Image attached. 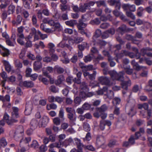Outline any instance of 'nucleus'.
<instances>
[{
	"label": "nucleus",
	"instance_id": "1",
	"mask_svg": "<svg viewBox=\"0 0 152 152\" xmlns=\"http://www.w3.org/2000/svg\"><path fill=\"white\" fill-rule=\"evenodd\" d=\"M124 73V72L122 71L118 73L115 71H110L109 72V73L112 79L113 80H117L122 81L121 85L122 88L125 90H127L128 87L131 86V82L129 79L127 81H123Z\"/></svg>",
	"mask_w": 152,
	"mask_h": 152
},
{
	"label": "nucleus",
	"instance_id": "2",
	"mask_svg": "<svg viewBox=\"0 0 152 152\" xmlns=\"http://www.w3.org/2000/svg\"><path fill=\"white\" fill-rule=\"evenodd\" d=\"M106 87H104L102 89L99 88L96 91V94L98 95L104 94L107 95L110 99H112L114 96L113 92L111 90H108Z\"/></svg>",
	"mask_w": 152,
	"mask_h": 152
},
{
	"label": "nucleus",
	"instance_id": "3",
	"mask_svg": "<svg viewBox=\"0 0 152 152\" xmlns=\"http://www.w3.org/2000/svg\"><path fill=\"white\" fill-rule=\"evenodd\" d=\"M127 56L132 58H134L135 56V55L134 53L128 52L126 50H123L120 53L116 54L117 58L116 60L117 62H118V59L121 58L124 56Z\"/></svg>",
	"mask_w": 152,
	"mask_h": 152
},
{
	"label": "nucleus",
	"instance_id": "4",
	"mask_svg": "<svg viewBox=\"0 0 152 152\" xmlns=\"http://www.w3.org/2000/svg\"><path fill=\"white\" fill-rule=\"evenodd\" d=\"M122 7L125 10H129L132 12H134L136 10V7L134 5L124 4L122 5Z\"/></svg>",
	"mask_w": 152,
	"mask_h": 152
},
{
	"label": "nucleus",
	"instance_id": "5",
	"mask_svg": "<svg viewBox=\"0 0 152 152\" xmlns=\"http://www.w3.org/2000/svg\"><path fill=\"white\" fill-rule=\"evenodd\" d=\"M99 81L102 84L110 85V83L109 78L105 77H100L98 78Z\"/></svg>",
	"mask_w": 152,
	"mask_h": 152
},
{
	"label": "nucleus",
	"instance_id": "6",
	"mask_svg": "<svg viewBox=\"0 0 152 152\" xmlns=\"http://www.w3.org/2000/svg\"><path fill=\"white\" fill-rule=\"evenodd\" d=\"M74 140L78 149L77 152H83V148L84 147V145L81 142L80 139L75 138L74 139Z\"/></svg>",
	"mask_w": 152,
	"mask_h": 152
},
{
	"label": "nucleus",
	"instance_id": "7",
	"mask_svg": "<svg viewBox=\"0 0 152 152\" xmlns=\"http://www.w3.org/2000/svg\"><path fill=\"white\" fill-rule=\"evenodd\" d=\"M72 141L71 138H69L68 139H66L63 142L61 141L59 142H56V148H60L63 146L64 145L66 147L69 144V143Z\"/></svg>",
	"mask_w": 152,
	"mask_h": 152
},
{
	"label": "nucleus",
	"instance_id": "8",
	"mask_svg": "<svg viewBox=\"0 0 152 152\" xmlns=\"http://www.w3.org/2000/svg\"><path fill=\"white\" fill-rule=\"evenodd\" d=\"M84 40L83 38L81 37L75 38L74 39L70 38L69 40V43L71 45L74 43H79L82 42Z\"/></svg>",
	"mask_w": 152,
	"mask_h": 152
},
{
	"label": "nucleus",
	"instance_id": "9",
	"mask_svg": "<svg viewBox=\"0 0 152 152\" xmlns=\"http://www.w3.org/2000/svg\"><path fill=\"white\" fill-rule=\"evenodd\" d=\"M0 53L3 56H7L10 54V51L8 49L0 45Z\"/></svg>",
	"mask_w": 152,
	"mask_h": 152
},
{
	"label": "nucleus",
	"instance_id": "10",
	"mask_svg": "<svg viewBox=\"0 0 152 152\" xmlns=\"http://www.w3.org/2000/svg\"><path fill=\"white\" fill-rule=\"evenodd\" d=\"M107 125L108 126H110L111 125L110 121L108 120H102L100 121V127L102 130H103L105 129V126Z\"/></svg>",
	"mask_w": 152,
	"mask_h": 152
},
{
	"label": "nucleus",
	"instance_id": "11",
	"mask_svg": "<svg viewBox=\"0 0 152 152\" xmlns=\"http://www.w3.org/2000/svg\"><path fill=\"white\" fill-rule=\"evenodd\" d=\"M109 4L111 5H115V8L119 10L121 7V4L119 0H110L109 1Z\"/></svg>",
	"mask_w": 152,
	"mask_h": 152
},
{
	"label": "nucleus",
	"instance_id": "12",
	"mask_svg": "<svg viewBox=\"0 0 152 152\" xmlns=\"http://www.w3.org/2000/svg\"><path fill=\"white\" fill-rule=\"evenodd\" d=\"M80 67L82 68L83 74L88 73V71L91 70L93 69V66L91 65L87 66H80Z\"/></svg>",
	"mask_w": 152,
	"mask_h": 152
},
{
	"label": "nucleus",
	"instance_id": "13",
	"mask_svg": "<svg viewBox=\"0 0 152 152\" xmlns=\"http://www.w3.org/2000/svg\"><path fill=\"white\" fill-rule=\"evenodd\" d=\"M39 124L38 121L35 119L31 120L30 123V127L33 129H35L37 127Z\"/></svg>",
	"mask_w": 152,
	"mask_h": 152
},
{
	"label": "nucleus",
	"instance_id": "14",
	"mask_svg": "<svg viewBox=\"0 0 152 152\" xmlns=\"http://www.w3.org/2000/svg\"><path fill=\"white\" fill-rule=\"evenodd\" d=\"M31 140V138L30 137H23L20 141V145L21 146L22 145L27 144Z\"/></svg>",
	"mask_w": 152,
	"mask_h": 152
},
{
	"label": "nucleus",
	"instance_id": "15",
	"mask_svg": "<svg viewBox=\"0 0 152 152\" xmlns=\"http://www.w3.org/2000/svg\"><path fill=\"white\" fill-rule=\"evenodd\" d=\"M2 62L5 66V70L8 72L10 71L12 69V67L9 62L6 60H3Z\"/></svg>",
	"mask_w": 152,
	"mask_h": 152
},
{
	"label": "nucleus",
	"instance_id": "16",
	"mask_svg": "<svg viewBox=\"0 0 152 152\" xmlns=\"http://www.w3.org/2000/svg\"><path fill=\"white\" fill-rule=\"evenodd\" d=\"M12 110L13 111L12 113V117L14 118H17L19 117L18 108L15 107H13Z\"/></svg>",
	"mask_w": 152,
	"mask_h": 152
},
{
	"label": "nucleus",
	"instance_id": "17",
	"mask_svg": "<svg viewBox=\"0 0 152 152\" xmlns=\"http://www.w3.org/2000/svg\"><path fill=\"white\" fill-rule=\"evenodd\" d=\"M49 121V118L46 115H44L40 120L41 125L44 126H45L47 124Z\"/></svg>",
	"mask_w": 152,
	"mask_h": 152
},
{
	"label": "nucleus",
	"instance_id": "18",
	"mask_svg": "<svg viewBox=\"0 0 152 152\" xmlns=\"http://www.w3.org/2000/svg\"><path fill=\"white\" fill-rule=\"evenodd\" d=\"M3 86L4 87L7 93L10 94H12L15 92V89L13 87H10L8 86H5L4 84H3Z\"/></svg>",
	"mask_w": 152,
	"mask_h": 152
},
{
	"label": "nucleus",
	"instance_id": "19",
	"mask_svg": "<svg viewBox=\"0 0 152 152\" xmlns=\"http://www.w3.org/2000/svg\"><path fill=\"white\" fill-rule=\"evenodd\" d=\"M96 74V71H94L92 74H90L89 73H83V75L85 77H86L87 76H88L90 79L93 80L95 79Z\"/></svg>",
	"mask_w": 152,
	"mask_h": 152
},
{
	"label": "nucleus",
	"instance_id": "20",
	"mask_svg": "<svg viewBox=\"0 0 152 152\" xmlns=\"http://www.w3.org/2000/svg\"><path fill=\"white\" fill-rule=\"evenodd\" d=\"M20 84L27 87H32L34 85L33 82L31 81H25L22 82Z\"/></svg>",
	"mask_w": 152,
	"mask_h": 152
},
{
	"label": "nucleus",
	"instance_id": "21",
	"mask_svg": "<svg viewBox=\"0 0 152 152\" xmlns=\"http://www.w3.org/2000/svg\"><path fill=\"white\" fill-rule=\"evenodd\" d=\"M32 110V106L31 104H26V109L25 110V113L26 115H30Z\"/></svg>",
	"mask_w": 152,
	"mask_h": 152
},
{
	"label": "nucleus",
	"instance_id": "22",
	"mask_svg": "<svg viewBox=\"0 0 152 152\" xmlns=\"http://www.w3.org/2000/svg\"><path fill=\"white\" fill-rule=\"evenodd\" d=\"M7 145V142L6 139L4 137L0 139V149L2 147L4 148Z\"/></svg>",
	"mask_w": 152,
	"mask_h": 152
},
{
	"label": "nucleus",
	"instance_id": "23",
	"mask_svg": "<svg viewBox=\"0 0 152 152\" xmlns=\"http://www.w3.org/2000/svg\"><path fill=\"white\" fill-rule=\"evenodd\" d=\"M34 69L35 70H37L42 67L41 62L39 61H37L34 62L33 64Z\"/></svg>",
	"mask_w": 152,
	"mask_h": 152
},
{
	"label": "nucleus",
	"instance_id": "24",
	"mask_svg": "<svg viewBox=\"0 0 152 152\" xmlns=\"http://www.w3.org/2000/svg\"><path fill=\"white\" fill-rule=\"evenodd\" d=\"M86 26L87 25L86 24L84 23L82 21H80L77 26L79 32L84 30L83 28H85Z\"/></svg>",
	"mask_w": 152,
	"mask_h": 152
},
{
	"label": "nucleus",
	"instance_id": "25",
	"mask_svg": "<svg viewBox=\"0 0 152 152\" xmlns=\"http://www.w3.org/2000/svg\"><path fill=\"white\" fill-rule=\"evenodd\" d=\"M4 119L6 120L7 123L8 125H11L13 122H16L17 121V120L12 119L11 121L9 120V115L7 114H5L4 117Z\"/></svg>",
	"mask_w": 152,
	"mask_h": 152
},
{
	"label": "nucleus",
	"instance_id": "26",
	"mask_svg": "<svg viewBox=\"0 0 152 152\" xmlns=\"http://www.w3.org/2000/svg\"><path fill=\"white\" fill-rule=\"evenodd\" d=\"M108 109V107L105 104L102 105L100 107H98L96 109L97 111H99L100 113L104 112Z\"/></svg>",
	"mask_w": 152,
	"mask_h": 152
},
{
	"label": "nucleus",
	"instance_id": "27",
	"mask_svg": "<svg viewBox=\"0 0 152 152\" xmlns=\"http://www.w3.org/2000/svg\"><path fill=\"white\" fill-rule=\"evenodd\" d=\"M14 64L15 67L18 69L21 68L23 67L22 63L18 59H16L14 60Z\"/></svg>",
	"mask_w": 152,
	"mask_h": 152
},
{
	"label": "nucleus",
	"instance_id": "28",
	"mask_svg": "<svg viewBox=\"0 0 152 152\" xmlns=\"http://www.w3.org/2000/svg\"><path fill=\"white\" fill-rule=\"evenodd\" d=\"M24 130L23 127L22 126H19L16 129L15 133L20 134V136L23 135Z\"/></svg>",
	"mask_w": 152,
	"mask_h": 152
},
{
	"label": "nucleus",
	"instance_id": "29",
	"mask_svg": "<svg viewBox=\"0 0 152 152\" xmlns=\"http://www.w3.org/2000/svg\"><path fill=\"white\" fill-rule=\"evenodd\" d=\"M104 141V138L102 136H97L96 139V143L99 145L103 144Z\"/></svg>",
	"mask_w": 152,
	"mask_h": 152
},
{
	"label": "nucleus",
	"instance_id": "30",
	"mask_svg": "<svg viewBox=\"0 0 152 152\" xmlns=\"http://www.w3.org/2000/svg\"><path fill=\"white\" fill-rule=\"evenodd\" d=\"M86 4H84L83 5H82V4H80V12H85L86 10L88 9V5Z\"/></svg>",
	"mask_w": 152,
	"mask_h": 152
},
{
	"label": "nucleus",
	"instance_id": "31",
	"mask_svg": "<svg viewBox=\"0 0 152 152\" xmlns=\"http://www.w3.org/2000/svg\"><path fill=\"white\" fill-rule=\"evenodd\" d=\"M65 24L69 26L73 27L76 23V21L75 20H71L65 22Z\"/></svg>",
	"mask_w": 152,
	"mask_h": 152
},
{
	"label": "nucleus",
	"instance_id": "32",
	"mask_svg": "<svg viewBox=\"0 0 152 152\" xmlns=\"http://www.w3.org/2000/svg\"><path fill=\"white\" fill-rule=\"evenodd\" d=\"M88 45L86 42H83L78 45V48L80 50H83L85 48L88 47Z\"/></svg>",
	"mask_w": 152,
	"mask_h": 152
},
{
	"label": "nucleus",
	"instance_id": "33",
	"mask_svg": "<svg viewBox=\"0 0 152 152\" xmlns=\"http://www.w3.org/2000/svg\"><path fill=\"white\" fill-rule=\"evenodd\" d=\"M79 33L82 35L85 34L87 37H89L91 36V33L87 29L81 31Z\"/></svg>",
	"mask_w": 152,
	"mask_h": 152
},
{
	"label": "nucleus",
	"instance_id": "34",
	"mask_svg": "<svg viewBox=\"0 0 152 152\" xmlns=\"http://www.w3.org/2000/svg\"><path fill=\"white\" fill-rule=\"evenodd\" d=\"M64 76L61 75L58 77L57 80L56 81V83L57 85H59L64 80Z\"/></svg>",
	"mask_w": 152,
	"mask_h": 152
},
{
	"label": "nucleus",
	"instance_id": "35",
	"mask_svg": "<svg viewBox=\"0 0 152 152\" xmlns=\"http://www.w3.org/2000/svg\"><path fill=\"white\" fill-rule=\"evenodd\" d=\"M50 26H53L55 27L59 28L60 27V24L58 23H55L53 20L50 19V20L48 23Z\"/></svg>",
	"mask_w": 152,
	"mask_h": 152
},
{
	"label": "nucleus",
	"instance_id": "36",
	"mask_svg": "<svg viewBox=\"0 0 152 152\" xmlns=\"http://www.w3.org/2000/svg\"><path fill=\"white\" fill-rule=\"evenodd\" d=\"M131 64L133 66V68L137 70H139L140 69V67L138 63L134 60L131 61Z\"/></svg>",
	"mask_w": 152,
	"mask_h": 152
},
{
	"label": "nucleus",
	"instance_id": "37",
	"mask_svg": "<svg viewBox=\"0 0 152 152\" xmlns=\"http://www.w3.org/2000/svg\"><path fill=\"white\" fill-rule=\"evenodd\" d=\"M15 7L14 5H10L8 8V12L9 14H12L15 12Z\"/></svg>",
	"mask_w": 152,
	"mask_h": 152
},
{
	"label": "nucleus",
	"instance_id": "38",
	"mask_svg": "<svg viewBox=\"0 0 152 152\" xmlns=\"http://www.w3.org/2000/svg\"><path fill=\"white\" fill-rule=\"evenodd\" d=\"M126 30V27L125 25H123L119 27L117 29V31L121 33V34L124 32Z\"/></svg>",
	"mask_w": 152,
	"mask_h": 152
},
{
	"label": "nucleus",
	"instance_id": "39",
	"mask_svg": "<svg viewBox=\"0 0 152 152\" xmlns=\"http://www.w3.org/2000/svg\"><path fill=\"white\" fill-rule=\"evenodd\" d=\"M83 128L85 131L88 132L91 130V127L86 122H84L83 124Z\"/></svg>",
	"mask_w": 152,
	"mask_h": 152
},
{
	"label": "nucleus",
	"instance_id": "40",
	"mask_svg": "<svg viewBox=\"0 0 152 152\" xmlns=\"http://www.w3.org/2000/svg\"><path fill=\"white\" fill-rule=\"evenodd\" d=\"M102 32L99 29H97L95 32V33L93 37V39L94 40L95 38L99 37L101 35Z\"/></svg>",
	"mask_w": 152,
	"mask_h": 152
},
{
	"label": "nucleus",
	"instance_id": "41",
	"mask_svg": "<svg viewBox=\"0 0 152 152\" xmlns=\"http://www.w3.org/2000/svg\"><path fill=\"white\" fill-rule=\"evenodd\" d=\"M39 79L45 85H48V80L45 78L43 77L42 76L40 75L39 77Z\"/></svg>",
	"mask_w": 152,
	"mask_h": 152
},
{
	"label": "nucleus",
	"instance_id": "42",
	"mask_svg": "<svg viewBox=\"0 0 152 152\" xmlns=\"http://www.w3.org/2000/svg\"><path fill=\"white\" fill-rule=\"evenodd\" d=\"M138 107L140 109H142L143 108L145 110H147L148 108V105L147 103H144L143 104H139Z\"/></svg>",
	"mask_w": 152,
	"mask_h": 152
},
{
	"label": "nucleus",
	"instance_id": "43",
	"mask_svg": "<svg viewBox=\"0 0 152 152\" xmlns=\"http://www.w3.org/2000/svg\"><path fill=\"white\" fill-rule=\"evenodd\" d=\"M88 91L80 90L79 96L82 99H85L86 98V91Z\"/></svg>",
	"mask_w": 152,
	"mask_h": 152
},
{
	"label": "nucleus",
	"instance_id": "44",
	"mask_svg": "<svg viewBox=\"0 0 152 152\" xmlns=\"http://www.w3.org/2000/svg\"><path fill=\"white\" fill-rule=\"evenodd\" d=\"M60 9L62 11H64L67 10H69L70 7L67 5L65 4H61L60 5Z\"/></svg>",
	"mask_w": 152,
	"mask_h": 152
},
{
	"label": "nucleus",
	"instance_id": "45",
	"mask_svg": "<svg viewBox=\"0 0 152 152\" xmlns=\"http://www.w3.org/2000/svg\"><path fill=\"white\" fill-rule=\"evenodd\" d=\"M48 48H49L50 51L52 52H53L55 51V47L54 45L52 43H50L48 44Z\"/></svg>",
	"mask_w": 152,
	"mask_h": 152
},
{
	"label": "nucleus",
	"instance_id": "46",
	"mask_svg": "<svg viewBox=\"0 0 152 152\" xmlns=\"http://www.w3.org/2000/svg\"><path fill=\"white\" fill-rule=\"evenodd\" d=\"M53 123L56 125H59L61 124V120L58 117L55 118L53 119Z\"/></svg>",
	"mask_w": 152,
	"mask_h": 152
},
{
	"label": "nucleus",
	"instance_id": "47",
	"mask_svg": "<svg viewBox=\"0 0 152 152\" xmlns=\"http://www.w3.org/2000/svg\"><path fill=\"white\" fill-rule=\"evenodd\" d=\"M93 56L92 55H89L86 56L84 58V61L86 63L91 61L92 59Z\"/></svg>",
	"mask_w": 152,
	"mask_h": 152
},
{
	"label": "nucleus",
	"instance_id": "48",
	"mask_svg": "<svg viewBox=\"0 0 152 152\" xmlns=\"http://www.w3.org/2000/svg\"><path fill=\"white\" fill-rule=\"evenodd\" d=\"M32 70L31 68L28 67L26 68V77H30L31 75Z\"/></svg>",
	"mask_w": 152,
	"mask_h": 152
},
{
	"label": "nucleus",
	"instance_id": "49",
	"mask_svg": "<svg viewBox=\"0 0 152 152\" xmlns=\"http://www.w3.org/2000/svg\"><path fill=\"white\" fill-rule=\"evenodd\" d=\"M63 55L64 56V58L61 59V61L63 63L67 64L69 62V60L67 57H66V53H65L64 52H63Z\"/></svg>",
	"mask_w": 152,
	"mask_h": 152
},
{
	"label": "nucleus",
	"instance_id": "50",
	"mask_svg": "<svg viewBox=\"0 0 152 152\" xmlns=\"http://www.w3.org/2000/svg\"><path fill=\"white\" fill-rule=\"evenodd\" d=\"M149 85L147 86L145 89L146 91H152V80H151L149 81Z\"/></svg>",
	"mask_w": 152,
	"mask_h": 152
},
{
	"label": "nucleus",
	"instance_id": "51",
	"mask_svg": "<svg viewBox=\"0 0 152 152\" xmlns=\"http://www.w3.org/2000/svg\"><path fill=\"white\" fill-rule=\"evenodd\" d=\"M27 56L29 59L31 60H34L35 59V56L30 52H28Z\"/></svg>",
	"mask_w": 152,
	"mask_h": 152
},
{
	"label": "nucleus",
	"instance_id": "52",
	"mask_svg": "<svg viewBox=\"0 0 152 152\" xmlns=\"http://www.w3.org/2000/svg\"><path fill=\"white\" fill-rule=\"evenodd\" d=\"M39 144L37 141L34 140H33L31 144V146L32 148H38Z\"/></svg>",
	"mask_w": 152,
	"mask_h": 152
},
{
	"label": "nucleus",
	"instance_id": "53",
	"mask_svg": "<svg viewBox=\"0 0 152 152\" xmlns=\"http://www.w3.org/2000/svg\"><path fill=\"white\" fill-rule=\"evenodd\" d=\"M81 101L80 99L78 97H76L74 99V102L75 104V105L76 106H77L79 105Z\"/></svg>",
	"mask_w": 152,
	"mask_h": 152
},
{
	"label": "nucleus",
	"instance_id": "54",
	"mask_svg": "<svg viewBox=\"0 0 152 152\" xmlns=\"http://www.w3.org/2000/svg\"><path fill=\"white\" fill-rule=\"evenodd\" d=\"M20 134L15 133L14 138L16 141H18L19 140H20L23 137V135H22L21 136H20Z\"/></svg>",
	"mask_w": 152,
	"mask_h": 152
},
{
	"label": "nucleus",
	"instance_id": "55",
	"mask_svg": "<svg viewBox=\"0 0 152 152\" xmlns=\"http://www.w3.org/2000/svg\"><path fill=\"white\" fill-rule=\"evenodd\" d=\"M124 70L129 75H131L133 72V69L130 68V67H129L125 68Z\"/></svg>",
	"mask_w": 152,
	"mask_h": 152
},
{
	"label": "nucleus",
	"instance_id": "56",
	"mask_svg": "<svg viewBox=\"0 0 152 152\" xmlns=\"http://www.w3.org/2000/svg\"><path fill=\"white\" fill-rule=\"evenodd\" d=\"M58 116L61 118L63 120L64 119V110L62 107H61L60 109Z\"/></svg>",
	"mask_w": 152,
	"mask_h": 152
},
{
	"label": "nucleus",
	"instance_id": "57",
	"mask_svg": "<svg viewBox=\"0 0 152 152\" xmlns=\"http://www.w3.org/2000/svg\"><path fill=\"white\" fill-rule=\"evenodd\" d=\"M80 90L88 91L86 85L84 82L82 83L81 84L80 86Z\"/></svg>",
	"mask_w": 152,
	"mask_h": 152
},
{
	"label": "nucleus",
	"instance_id": "58",
	"mask_svg": "<svg viewBox=\"0 0 152 152\" xmlns=\"http://www.w3.org/2000/svg\"><path fill=\"white\" fill-rule=\"evenodd\" d=\"M120 102V99L118 97H115L114 98L113 101V103L114 105L119 104Z\"/></svg>",
	"mask_w": 152,
	"mask_h": 152
},
{
	"label": "nucleus",
	"instance_id": "59",
	"mask_svg": "<svg viewBox=\"0 0 152 152\" xmlns=\"http://www.w3.org/2000/svg\"><path fill=\"white\" fill-rule=\"evenodd\" d=\"M126 15L128 17L134 20L135 19V15L131 12H126Z\"/></svg>",
	"mask_w": 152,
	"mask_h": 152
},
{
	"label": "nucleus",
	"instance_id": "60",
	"mask_svg": "<svg viewBox=\"0 0 152 152\" xmlns=\"http://www.w3.org/2000/svg\"><path fill=\"white\" fill-rule=\"evenodd\" d=\"M82 108L84 110H89L91 107V105L88 103H85L82 106Z\"/></svg>",
	"mask_w": 152,
	"mask_h": 152
},
{
	"label": "nucleus",
	"instance_id": "61",
	"mask_svg": "<svg viewBox=\"0 0 152 152\" xmlns=\"http://www.w3.org/2000/svg\"><path fill=\"white\" fill-rule=\"evenodd\" d=\"M91 139V133L88 132L86 136L83 139V140L85 141L86 140L87 141H90Z\"/></svg>",
	"mask_w": 152,
	"mask_h": 152
},
{
	"label": "nucleus",
	"instance_id": "62",
	"mask_svg": "<svg viewBox=\"0 0 152 152\" xmlns=\"http://www.w3.org/2000/svg\"><path fill=\"white\" fill-rule=\"evenodd\" d=\"M100 23V20L98 18H96L91 21V23L92 24L98 25Z\"/></svg>",
	"mask_w": 152,
	"mask_h": 152
},
{
	"label": "nucleus",
	"instance_id": "63",
	"mask_svg": "<svg viewBox=\"0 0 152 152\" xmlns=\"http://www.w3.org/2000/svg\"><path fill=\"white\" fill-rule=\"evenodd\" d=\"M74 113H69L68 115V118L72 121H75L76 119V118L74 116Z\"/></svg>",
	"mask_w": 152,
	"mask_h": 152
},
{
	"label": "nucleus",
	"instance_id": "64",
	"mask_svg": "<svg viewBox=\"0 0 152 152\" xmlns=\"http://www.w3.org/2000/svg\"><path fill=\"white\" fill-rule=\"evenodd\" d=\"M85 149H87L91 151H94L95 150L94 148L92 145H89L87 146H84L83 147Z\"/></svg>",
	"mask_w": 152,
	"mask_h": 152
}]
</instances>
